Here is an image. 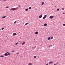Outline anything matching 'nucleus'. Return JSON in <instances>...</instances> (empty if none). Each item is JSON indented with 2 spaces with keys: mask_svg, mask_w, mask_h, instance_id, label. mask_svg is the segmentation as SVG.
<instances>
[{
  "mask_svg": "<svg viewBox=\"0 0 65 65\" xmlns=\"http://www.w3.org/2000/svg\"><path fill=\"white\" fill-rule=\"evenodd\" d=\"M16 10V9L15 8H11V9L10 10V11L11 10Z\"/></svg>",
  "mask_w": 65,
  "mask_h": 65,
  "instance_id": "nucleus-1",
  "label": "nucleus"
},
{
  "mask_svg": "<svg viewBox=\"0 0 65 65\" xmlns=\"http://www.w3.org/2000/svg\"><path fill=\"white\" fill-rule=\"evenodd\" d=\"M49 19H53L54 18V16H50V17H49Z\"/></svg>",
  "mask_w": 65,
  "mask_h": 65,
  "instance_id": "nucleus-2",
  "label": "nucleus"
},
{
  "mask_svg": "<svg viewBox=\"0 0 65 65\" xmlns=\"http://www.w3.org/2000/svg\"><path fill=\"white\" fill-rule=\"evenodd\" d=\"M7 53V54L8 55H9V56H10V53H9V52H6Z\"/></svg>",
  "mask_w": 65,
  "mask_h": 65,
  "instance_id": "nucleus-3",
  "label": "nucleus"
},
{
  "mask_svg": "<svg viewBox=\"0 0 65 65\" xmlns=\"http://www.w3.org/2000/svg\"><path fill=\"white\" fill-rule=\"evenodd\" d=\"M17 35L16 33H14L13 34V36H15V35Z\"/></svg>",
  "mask_w": 65,
  "mask_h": 65,
  "instance_id": "nucleus-4",
  "label": "nucleus"
},
{
  "mask_svg": "<svg viewBox=\"0 0 65 65\" xmlns=\"http://www.w3.org/2000/svg\"><path fill=\"white\" fill-rule=\"evenodd\" d=\"M42 14L41 15H40L39 16V18H42Z\"/></svg>",
  "mask_w": 65,
  "mask_h": 65,
  "instance_id": "nucleus-5",
  "label": "nucleus"
},
{
  "mask_svg": "<svg viewBox=\"0 0 65 65\" xmlns=\"http://www.w3.org/2000/svg\"><path fill=\"white\" fill-rule=\"evenodd\" d=\"M4 55L5 56H8V54H7L6 53H5L4 54Z\"/></svg>",
  "mask_w": 65,
  "mask_h": 65,
  "instance_id": "nucleus-6",
  "label": "nucleus"
},
{
  "mask_svg": "<svg viewBox=\"0 0 65 65\" xmlns=\"http://www.w3.org/2000/svg\"><path fill=\"white\" fill-rule=\"evenodd\" d=\"M44 26H47V24L46 23H45L44 24Z\"/></svg>",
  "mask_w": 65,
  "mask_h": 65,
  "instance_id": "nucleus-7",
  "label": "nucleus"
},
{
  "mask_svg": "<svg viewBox=\"0 0 65 65\" xmlns=\"http://www.w3.org/2000/svg\"><path fill=\"white\" fill-rule=\"evenodd\" d=\"M6 18V16H4L2 17V19H4V18Z\"/></svg>",
  "mask_w": 65,
  "mask_h": 65,
  "instance_id": "nucleus-8",
  "label": "nucleus"
},
{
  "mask_svg": "<svg viewBox=\"0 0 65 65\" xmlns=\"http://www.w3.org/2000/svg\"><path fill=\"white\" fill-rule=\"evenodd\" d=\"M53 63V61H50L49 62V64H52Z\"/></svg>",
  "mask_w": 65,
  "mask_h": 65,
  "instance_id": "nucleus-9",
  "label": "nucleus"
},
{
  "mask_svg": "<svg viewBox=\"0 0 65 65\" xmlns=\"http://www.w3.org/2000/svg\"><path fill=\"white\" fill-rule=\"evenodd\" d=\"M38 34V32H35V34Z\"/></svg>",
  "mask_w": 65,
  "mask_h": 65,
  "instance_id": "nucleus-10",
  "label": "nucleus"
},
{
  "mask_svg": "<svg viewBox=\"0 0 65 65\" xmlns=\"http://www.w3.org/2000/svg\"><path fill=\"white\" fill-rule=\"evenodd\" d=\"M25 42H23L22 43V45H24V44H25Z\"/></svg>",
  "mask_w": 65,
  "mask_h": 65,
  "instance_id": "nucleus-11",
  "label": "nucleus"
},
{
  "mask_svg": "<svg viewBox=\"0 0 65 65\" xmlns=\"http://www.w3.org/2000/svg\"><path fill=\"white\" fill-rule=\"evenodd\" d=\"M29 24V23H27L25 24V25H28Z\"/></svg>",
  "mask_w": 65,
  "mask_h": 65,
  "instance_id": "nucleus-12",
  "label": "nucleus"
},
{
  "mask_svg": "<svg viewBox=\"0 0 65 65\" xmlns=\"http://www.w3.org/2000/svg\"><path fill=\"white\" fill-rule=\"evenodd\" d=\"M50 39H51V37H48L47 38L48 40H50Z\"/></svg>",
  "mask_w": 65,
  "mask_h": 65,
  "instance_id": "nucleus-13",
  "label": "nucleus"
},
{
  "mask_svg": "<svg viewBox=\"0 0 65 65\" xmlns=\"http://www.w3.org/2000/svg\"><path fill=\"white\" fill-rule=\"evenodd\" d=\"M0 57H2V58H3L4 57V56L1 55L0 56Z\"/></svg>",
  "mask_w": 65,
  "mask_h": 65,
  "instance_id": "nucleus-14",
  "label": "nucleus"
},
{
  "mask_svg": "<svg viewBox=\"0 0 65 65\" xmlns=\"http://www.w3.org/2000/svg\"><path fill=\"white\" fill-rule=\"evenodd\" d=\"M25 11H28V9L27 8L25 9Z\"/></svg>",
  "mask_w": 65,
  "mask_h": 65,
  "instance_id": "nucleus-15",
  "label": "nucleus"
},
{
  "mask_svg": "<svg viewBox=\"0 0 65 65\" xmlns=\"http://www.w3.org/2000/svg\"><path fill=\"white\" fill-rule=\"evenodd\" d=\"M44 17L46 18V17H47V15H44Z\"/></svg>",
  "mask_w": 65,
  "mask_h": 65,
  "instance_id": "nucleus-16",
  "label": "nucleus"
},
{
  "mask_svg": "<svg viewBox=\"0 0 65 65\" xmlns=\"http://www.w3.org/2000/svg\"><path fill=\"white\" fill-rule=\"evenodd\" d=\"M44 4V2H43L42 3H41V5H43Z\"/></svg>",
  "mask_w": 65,
  "mask_h": 65,
  "instance_id": "nucleus-17",
  "label": "nucleus"
},
{
  "mask_svg": "<svg viewBox=\"0 0 65 65\" xmlns=\"http://www.w3.org/2000/svg\"><path fill=\"white\" fill-rule=\"evenodd\" d=\"M29 9H31V7H30L29 8Z\"/></svg>",
  "mask_w": 65,
  "mask_h": 65,
  "instance_id": "nucleus-18",
  "label": "nucleus"
},
{
  "mask_svg": "<svg viewBox=\"0 0 65 65\" xmlns=\"http://www.w3.org/2000/svg\"><path fill=\"white\" fill-rule=\"evenodd\" d=\"M32 65V63H29L28 64V65Z\"/></svg>",
  "mask_w": 65,
  "mask_h": 65,
  "instance_id": "nucleus-19",
  "label": "nucleus"
},
{
  "mask_svg": "<svg viewBox=\"0 0 65 65\" xmlns=\"http://www.w3.org/2000/svg\"><path fill=\"white\" fill-rule=\"evenodd\" d=\"M59 10H60V9H59V8L57 9V11H59Z\"/></svg>",
  "mask_w": 65,
  "mask_h": 65,
  "instance_id": "nucleus-20",
  "label": "nucleus"
},
{
  "mask_svg": "<svg viewBox=\"0 0 65 65\" xmlns=\"http://www.w3.org/2000/svg\"><path fill=\"white\" fill-rule=\"evenodd\" d=\"M45 18H46L45 17H44L43 18V19H45Z\"/></svg>",
  "mask_w": 65,
  "mask_h": 65,
  "instance_id": "nucleus-21",
  "label": "nucleus"
},
{
  "mask_svg": "<svg viewBox=\"0 0 65 65\" xmlns=\"http://www.w3.org/2000/svg\"><path fill=\"white\" fill-rule=\"evenodd\" d=\"M52 47V46L51 45H50L49 46H48V47Z\"/></svg>",
  "mask_w": 65,
  "mask_h": 65,
  "instance_id": "nucleus-22",
  "label": "nucleus"
},
{
  "mask_svg": "<svg viewBox=\"0 0 65 65\" xmlns=\"http://www.w3.org/2000/svg\"><path fill=\"white\" fill-rule=\"evenodd\" d=\"M12 52H13V53H14L15 52V51H12Z\"/></svg>",
  "mask_w": 65,
  "mask_h": 65,
  "instance_id": "nucleus-23",
  "label": "nucleus"
},
{
  "mask_svg": "<svg viewBox=\"0 0 65 65\" xmlns=\"http://www.w3.org/2000/svg\"><path fill=\"white\" fill-rule=\"evenodd\" d=\"M4 28H2V30H3V29H4Z\"/></svg>",
  "mask_w": 65,
  "mask_h": 65,
  "instance_id": "nucleus-24",
  "label": "nucleus"
},
{
  "mask_svg": "<svg viewBox=\"0 0 65 65\" xmlns=\"http://www.w3.org/2000/svg\"><path fill=\"white\" fill-rule=\"evenodd\" d=\"M17 22L16 21H15L14 22V24H15L16 23V22Z\"/></svg>",
  "mask_w": 65,
  "mask_h": 65,
  "instance_id": "nucleus-25",
  "label": "nucleus"
},
{
  "mask_svg": "<svg viewBox=\"0 0 65 65\" xmlns=\"http://www.w3.org/2000/svg\"><path fill=\"white\" fill-rule=\"evenodd\" d=\"M34 58H35V59L36 58V56H35L34 57Z\"/></svg>",
  "mask_w": 65,
  "mask_h": 65,
  "instance_id": "nucleus-26",
  "label": "nucleus"
},
{
  "mask_svg": "<svg viewBox=\"0 0 65 65\" xmlns=\"http://www.w3.org/2000/svg\"><path fill=\"white\" fill-rule=\"evenodd\" d=\"M63 26H65V24H63Z\"/></svg>",
  "mask_w": 65,
  "mask_h": 65,
  "instance_id": "nucleus-27",
  "label": "nucleus"
},
{
  "mask_svg": "<svg viewBox=\"0 0 65 65\" xmlns=\"http://www.w3.org/2000/svg\"><path fill=\"white\" fill-rule=\"evenodd\" d=\"M9 7L8 6H7L6 7V8H9Z\"/></svg>",
  "mask_w": 65,
  "mask_h": 65,
  "instance_id": "nucleus-28",
  "label": "nucleus"
},
{
  "mask_svg": "<svg viewBox=\"0 0 65 65\" xmlns=\"http://www.w3.org/2000/svg\"><path fill=\"white\" fill-rule=\"evenodd\" d=\"M15 8L16 9H16H19V8L17 7V8Z\"/></svg>",
  "mask_w": 65,
  "mask_h": 65,
  "instance_id": "nucleus-29",
  "label": "nucleus"
},
{
  "mask_svg": "<svg viewBox=\"0 0 65 65\" xmlns=\"http://www.w3.org/2000/svg\"><path fill=\"white\" fill-rule=\"evenodd\" d=\"M53 38V37H52L50 38V39H52Z\"/></svg>",
  "mask_w": 65,
  "mask_h": 65,
  "instance_id": "nucleus-30",
  "label": "nucleus"
},
{
  "mask_svg": "<svg viewBox=\"0 0 65 65\" xmlns=\"http://www.w3.org/2000/svg\"><path fill=\"white\" fill-rule=\"evenodd\" d=\"M18 44V43H16L15 45H17V44Z\"/></svg>",
  "mask_w": 65,
  "mask_h": 65,
  "instance_id": "nucleus-31",
  "label": "nucleus"
},
{
  "mask_svg": "<svg viewBox=\"0 0 65 65\" xmlns=\"http://www.w3.org/2000/svg\"><path fill=\"white\" fill-rule=\"evenodd\" d=\"M62 10H64V8H62Z\"/></svg>",
  "mask_w": 65,
  "mask_h": 65,
  "instance_id": "nucleus-32",
  "label": "nucleus"
},
{
  "mask_svg": "<svg viewBox=\"0 0 65 65\" xmlns=\"http://www.w3.org/2000/svg\"><path fill=\"white\" fill-rule=\"evenodd\" d=\"M17 55H19V53H17Z\"/></svg>",
  "mask_w": 65,
  "mask_h": 65,
  "instance_id": "nucleus-33",
  "label": "nucleus"
},
{
  "mask_svg": "<svg viewBox=\"0 0 65 65\" xmlns=\"http://www.w3.org/2000/svg\"><path fill=\"white\" fill-rule=\"evenodd\" d=\"M18 7H20V6H19V5L18 6Z\"/></svg>",
  "mask_w": 65,
  "mask_h": 65,
  "instance_id": "nucleus-34",
  "label": "nucleus"
},
{
  "mask_svg": "<svg viewBox=\"0 0 65 65\" xmlns=\"http://www.w3.org/2000/svg\"><path fill=\"white\" fill-rule=\"evenodd\" d=\"M63 14H65V13L64 12L63 13Z\"/></svg>",
  "mask_w": 65,
  "mask_h": 65,
  "instance_id": "nucleus-35",
  "label": "nucleus"
},
{
  "mask_svg": "<svg viewBox=\"0 0 65 65\" xmlns=\"http://www.w3.org/2000/svg\"><path fill=\"white\" fill-rule=\"evenodd\" d=\"M56 65V64L55 63L54 64V65Z\"/></svg>",
  "mask_w": 65,
  "mask_h": 65,
  "instance_id": "nucleus-36",
  "label": "nucleus"
},
{
  "mask_svg": "<svg viewBox=\"0 0 65 65\" xmlns=\"http://www.w3.org/2000/svg\"><path fill=\"white\" fill-rule=\"evenodd\" d=\"M3 1H6V0H3Z\"/></svg>",
  "mask_w": 65,
  "mask_h": 65,
  "instance_id": "nucleus-37",
  "label": "nucleus"
},
{
  "mask_svg": "<svg viewBox=\"0 0 65 65\" xmlns=\"http://www.w3.org/2000/svg\"><path fill=\"white\" fill-rule=\"evenodd\" d=\"M46 65H48V64L47 63V64H46Z\"/></svg>",
  "mask_w": 65,
  "mask_h": 65,
  "instance_id": "nucleus-38",
  "label": "nucleus"
},
{
  "mask_svg": "<svg viewBox=\"0 0 65 65\" xmlns=\"http://www.w3.org/2000/svg\"><path fill=\"white\" fill-rule=\"evenodd\" d=\"M56 63L57 64V63H58V62H57Z\"/></svg>",
  "mask_w": 65,
  "mask_h": 65,
  "instance_id": "nucleus-39",
  "label": "nucleus"
},
{
  "mask_svg": "<svg viewBox=\"0 0 65 65\" xmlns=\"http://www.w3.org/2000/svg\"><path fill=\"white\" fill-rule=\"evenodd\" d=\"M55 7H57V6H55Z\"/></svg>",
  "mask_w": 65,
  "mask_h": 65,
  "instance_id": "nucleus-40",
  "label": "nucleus"
},
{
  "mask_svg": "<svg viewBox=\"0 0 65 65\" xmlns=\"http://www.w3.org/2000/svg\"><path fill=\"white\" fill-rule=\"evenodd\" d=\"M35 40V39H34V40Z\"/></svg>",
  "mask_w": 65,
  "mask_h": 65,
  "instance_id": "nucleus-41",
  "label": "nucleus"
},
{
  "mask_svg": "<svg viewBox=\"0 0 65 65\" xmlns=\"http://www.w3.org/2000/svg\"><path fill=\"white\" fill-rule=\"evenodd\" d=\"M38 58H39V57H38Z\"/></svg>",
  "mask_w": 65,
  "mask_h": 65,
  "instance_id": "nucleus-42",
  "label": "nucleus"
},
{
  "mask_svg": "<svg viewBox=\"0 0 65 65\" xmlns=\"http://www.w3.org/2000/svg\"><path fill=\"white\" fill-rule=\"evenodd\" d=\"M0 30H1V29H0Z\"/></svg>",
  "mask_w": 65,
  "mask_h": 65,
  "instance_id": "nucleus-43",
  "label": "nucleus"
},
{
  "mask_svg": "<svg viewBox=\"0 0 65 65\" xmlns=\"http://www.w3.org/2000/svg\"><path fill=\"white\" fill-rule=\"evenodd\" d=\"M64 45L65 46V44Z\"/></svg>",
  "mask_w": 65,
  "mask_h": 65,
  "instance_id": "nucleus-44",
  "label": "nucleus"
}]
</instances>
